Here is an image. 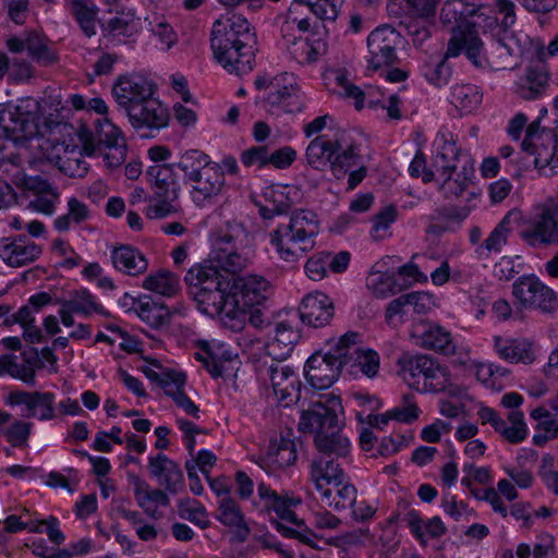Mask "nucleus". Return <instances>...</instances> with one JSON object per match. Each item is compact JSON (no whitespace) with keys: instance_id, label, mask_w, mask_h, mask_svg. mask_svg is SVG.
<instances>
[{"instance_id":"1","label":"nucleus","mask_w":558,"mask_h":558,"mask_svg":"<svg viewBox=\"0 0 558 558\" xmlns=\"http://www.w3.org/2000/svg\"><path fill=\"white\" fill-rule=\"evenodd\" d=\"M210 44L215 59L229 73L242 75L253 70L256 36L242 15L217 20Z\"/></svg>"},{"instance_id":"2","label":"nucleus","mask_w":558,"mask_h":558,"mask_svg":"<svg viewBox=\"0 0 558 558\" xmlns=\"http://www.w3.org/2000/svg\"><path fill=\"white\" fill-rule=\"evenodd\" d=\"M363 141V135L356 131H342L333 141L319 135L306 148L307 165L318 171L329 169L335 178L342 179L349 169L360 163Z\"/></svg>"},{"instance_id":"3","label":"nucleus","mask_w":558,"mask_h":558,"mask_svg":"<svg viewBox=\"0 0 558 558\" xmlns=\"http://www.w3.org/2000/svg\"><path fill=\"white\" fill-rule=\"evenodd\" d=\"M177 167L184 173V182L190 186V197L198 208L213 206L227 189L222 167L197 149L185 151Z\"/></svg>"},{"instance_id":"4","label":"nucleus","mask_w":558,"mask_h":558,"mask_svg":"<svg viewBox=\"0 0 558 558\" xmlns=\"http://www.w3.org/2000/svg\"><path fill=\"white\" fill-rule=\"evenodd\" d=\"M189 294L197 308L211 317L221 316L225 324L232 290V278L226 276L214 264H198L184 277Z\"/></svg>"},{"instance_id":"5","label":"nucleus","mask_w":558,"mask_h":558,"mask_svg":"<svg viewBox=\"0 0 558 558\" xmlns=\"http://www.w3.org/2000/svg\"><path fill=\"white\" fill-rule=\"evenodd\" d=\"M435 154L432 167L439 191L446 198L459 197L468 189L474 174L472 159L462 155L453 140L440 134L434 142Z\"/></svg>"},{"instance_id":"6","label":"nucleus","mask_w":558,"mask_h":558,"mask_svg":"<svg viewBox=\"0 0 558 558\" xmlns=\"http://www.w3.org/2000/svg\"><path fill=\"white\" fill-rule=\"evenodd\" d=\"M319 233L317 215L307 209L294 210L288 223H280L269 233L270 243L280 258L293 263L312 251Z\"/></svg>"},{"instance_id":"7","label":"nucleus","mask_w":558,"mask_h":558,"mask_svg":"<svg viewBox=\"0 0 558 558\" xmlns=\"http://www.w3.org/2000/svg\"><path fill=\"white\" fill-rule=\"evenodd\" d=\"M77 136L86 155H102L108 167L120 166L125 158V141L120 130L107 118L97 119L94 130L81 125Z\"/></svg>"},{"instance_id":"8","label":"nucleus","mask_w":558,"mask_h":558,"mask_svg":"<svg viewBox=\"0 0 558 558\" xmlns=\"http://www.w3.org/2000/svg\"><path fill=\"white\" fill-rule=\"evenodd\" d=\"M397 374L411 387L422 391H442L449 384V372L425 354L403 353L397 360Z\"/></svg>"},{"instance_id":"9","label":"nucleus","mask_w":558,"mask_h":558,"mask_svg":"<svg viewBox=\"0 0 558 558\" xmlns=\"http://www.w3.org/2000/svg\"><path fill=\"white\" fill-rule=\"evenodd\" d=\"M271 294L269 282L260 276L239 278L232 283L226 319L230 328L241 330L246 319V310L263 304Z\"/></svg>"},{"instance_id":"10","label":"nucleus","mask_w":558,"mask_h":558,"mask_svg":"<svg viewBox=\"0 0 558 558\" xmlns=\"http://www.w3.org/2000/svg\"><path fill=\"white\" fill-rule=\"evenodd\" d=\"M39 109V102L32 97L15 105H0V129L5 138L19 145L34 137L38 133Z\"/></svg>"},{"instance_id":"11","label":"nucleus","mask_w":558,"mask_h":558,"mask_svg":"<svg viewBox=\"0 0 558 558\" xmlns=\"http://www.w3.org/2000/svg\"><path fill=\"white\" fill-rule=\"evenodd\" d=\"M466 58L476 68L498 71L513 68L512 57L520 52L519 46L512 37L505 35L502 38H490L484 43L478 36L466 37Z\"/></svg>"},{"instance_id":"12","label":"nucleus","mask_w":558,"mask_h":558,"mask_svg":"<svg viewBox=\"0 0 558 558\" xmlns=\"http://www.w3.org/2000/svg\"><path fill=\"white\" fill-rule=\"evenodd\" d=\"M257 494L264 501L267 511H275L279 519L295 524L299 529H291L281 523L280 521L272 519L271 524L275 525L276 530L286 537H294L300 539L302 543L314 546L313 533L306 527L302 529V521L298 520L295 512L292 510L301 504V498L289 497L279 495L276 490L271 489L269 485L260 482L257 486Z\"/></svg>"},{"instance_id":"13","label":"nucleus","mask_w":558,"mask_h":558,"mask_svg":"<svg viewBox=\"0 0 558 558\" xmlns=\"http://www.w3.org/2000/svg\"><path fill=\"white\" fill-rule=\"evenodd\" d=\"M480 10V7L466 0H448L441 8L440 20L446 25H452V36L477 37L478 28L497 27V17L485 15Z\"/></svg>"},{"instance_id":"14","label":"nucleus","mask_w":558,"mask_h":558,"mask_svg":"<svg viewBox=\"0 0 558 558\" xmlns=\"http://www.w3.org/2000/svg\"><path fill=\"white\" fill-rule=\"evenodd\" d=\"M355 352L354 347L343 349L342 336L328 352L320 351L312 354L304 367V374L310 385L316 389L329 388L339 377L345 365V356Z\"/></svg>"},{"instance_id":"15","label":"nucleus","mask_w":558,"mask_h":558,"mask_svg":"<svg viewBox=\"0 0 558 558\" xmlns=\"http://www.w3.org/2000/svg\"><path fill=\"white\" fill-rule=\"evenodd\" d=\"M521 239L530 246L558 245V189L538 206L537 214L532 217L520 231Z\"/></svg>"},{"instance_id":"16","label":"nucleus","mask_w":558,"mask_h":558,"mask_svg":"<svg viewBox=\"0 0 558 558\" xmlns=\"http://www.w3.org/2000/svg\"><path fill=\"white\" fill-rule=\"evenodd\" d=\"M324 399V401L312 402L308 409L301 412L299 429L313 434L314 438L330 429L335 430L338 426H344V422L340 417L343 414L340 398L327 395Z\"/></svg>"},{"instance_id":"17","label":"nucleus","mask_w":558,"mask_h":558,"mask_svg":"<svg viewBox=\"0 0 558 558\" xmlns=\"http://www.w3.org/2000/svg\"><path fill=\"white\" fill-rule=\"evenodd\" d=\"M512 294L525 310L547 315L558 312V294L535 275L519 277L512 284Z\"/></svg>"},{"instance_id":"18","label":"nucleus","mask_w":558,"mask_h":558,"mask_svg":"<svg viewBox=\"0 0 558 558\" xmlns=\"http://www.w3.org/2000/svg\"><path fill=\"white\" fill-rule=\"evenodd\" d=\"M522 149L534 156L535 168H558V134L551 129H542L541 118L527 125Z\"/></svg>"},{"instance_id":"19","label":"nucleus","mask_w":558,"mask_h":558,"mask_svg":"<svg viewBox=\"0 0 558 558\" xmlns=\"http://www.w3.org/2000/svg\"><path fill=\"white\" fill-rule=\"evenodd\" d=\"M405 14L399 22V27L412 38L415 46L422 45L430 36L432 17L435 14L438 0H403Z\"/></svg>"},{"instance_id":"20","label":"nucleus","mask_w":558,"mask_h":558,"mask_svg":"<svg viewBox=\"0 0 558 558\" xmlns=\"http://www.w3.org/2000/svg\"><path fill=\"white\" fill-rule=\"evenodd\" d=\"M401 43V33L389 25L375 28L367 37L368 69L377 71L390 68L399 61L397 47Z\"/></svg>"},{"instance_id":"21","label":"nucleus","mask_w":558,"mask_h":558,"mask_svg":"<svg viewBox=\"0 0 558 558\" xmlns=\"http://www.w3.org/2000/svg\"><path fill=\"white\" fill-rule=\"evenodd\" d=\"M344 0H293L289 9L288 19L281 25V35L286 47L291 51L299 46V39L302 36L292 34L296 23V16L292 17L298 11V7L306 5L310 11L323 21L335 22L340 13Z\"/></svg>"},{"instance_id":"22","label":"nucleus","mask_w":558,"mask_h":558,"mask_svg":"<svg viewBox=\"0 0 558 558\" xmlns=\"http://www.w3.org/2000/svg\"><path fill=\"white\" fill-rule=\"evenodd\" d=\"M311 478L316 489L320 493L322 501L326 505L331 504L332 489L327 486L338 487L342 485L344 473L332 456L320 454L311 463Z\"/></svg>"},{"instance_id":"23","label":"nucleus","mask_w":558,"mask_h":558,"mask_svg":"<svg viewBox=\"0 0 558 558\" xmlns=\"http://www.w3.org/2000/svg\"><path fill=\"white\" fill-rule=\"evenodd\" d=\"M43 247L25 234L0 239V258L10 267L19 268L37 260Z\"/></svg>"},{"instance_id":"24","label":"nucleus","mask_w":558,"mask_h":558,"mask_svg":"<svg viewBox=\"0 0 558 558\" xmlns=\"http://www.w3.org/2000/svg\"><path fill=\"white\" fill-rule=\"evenodd\" d=\"M112 94L128 114L133 106L155 94V85L140 75L121 76L113 85Z\"/></svg>"},{"instance_id":"25","label":"nucleus","mask_w":558,"mask_h":558,"mask_svg":"<svg viewBox=\"0 0 558 558\" xmlns=\"http://www.w3.org/2000/svg\"><path fill=\"white\" fill-rule=\"evenodd\" d=\"M466 47L468 43L464 36H451L441 59L437 62H428L423 66L424 77L436 87L447 85L452 75V65L448 62L449 58L458 57L462 51L466 53Z\"/></svg>"},{"instance_id":"26","label":"nucleus","mask_w":558,"mask_h":558,"mask_svg":"<svg viewBox=\"0 0 558 558\" xmlns=\"http://www.w3.org/2000/svg\"><path fill=\"white\" fill-rule=\"evenodd\" d=\"M126 116L135 129L160 130L169 122L168 109L154 95L133 106Z\"/></svg>"},{"instance_id":"27","label":"nucleus","mask_w":558,"mask_h":558,"mask_svg":"<svg viewBox=\"0 0 558 558\" xmlns=\"http://www.w3.org/2000/svg\"><path fill=\"white\" fill-rule=\"evenodd\" d=\"M299 315L303 324L320 328L327 326L335 315L332 300L322 292L308 293L299 306Z\"/></svg>"},{"instance_id":"28","label":"nucleus","mask_w":558,"mask_h":558,"mask_svg":"<svg viewBox=\"0 0 558 558\" xmlns=\"http://www.w3.org/2000/svg\"><path fill=\"white\" fill-rule=\"evenodd\" d=\"M263 104L271 114L296 113L302 111L304 105L296 94L295 78L280 81L279 87L271 88L263 98Z\"/></svg>"},{"instance_id":"29","label":"nucleus","mask_w":558,"mask_h":558,"mask_svg":"<svg viewBox=\"0 0 558 558\" xmlns=\"http://www.w3.org/2000/svg\"><path fill=\"white\" fill-rule=\"evenodd\" d=\"M282 361L272 362L267 368L266 374L271 381V386L276 396L281 401L299 400L301 397V383L294 371L281 363Z\"/></svg>"},{"instance_id":"30","label":"nucleus","mask_w":558,"mask_h":558,"mask_svg":"<svg viewBox=\"0 0 558 558\" xmlns=\"http://www.w3.org/2000/svg\"><path fill=\"white\" fill-rule=\"evenodd\" d=\"M8 402L11 405L24 404L27 409L25 415L27 417L37 416L41 421H48L54 417V395L52 392L15 390L10 392Z\"/></svg>"},{"instance_id":"31","label":"nucleus","mask_w":558,"mask_h":558,"mask_svg":"<svg viewBox=\"0 0 558 558\" xmlns=\"http://www.w3.org/2000/svg\"><path fill=\"white\" fill-rule=\"evenodd\" d=\"M549 73L541 60L530 64L525 73L517 81L514 93L524 100L541 97L548 87Z\"/></svg>"},{"instance_id":"32","label":"nucleus","mask_w":558,"mask_h":558,"mask_svg":"<svg viewBox=\"0 0 558 558\" xmlns=\"http://www.w3.org/2000/svg\"><path fill=\"white\" fill-rule=\"evenodd\" d=\"M148 469L160 485L171 494H178L184 488V477L180 466L163 453L149 457Z\"/></svg>"},{"instance_id":"33","label":"nucleus","mask_w":558,"mask_h":558,"mask_svg":"<svg viewBox=\"0 0 558 558\" xmlns=\"http://www.w3.org/2000/svg\"><path fill=\"white\" fill-rule=\"evenodd\" d=\"M360 333L348 331L342 336L343 349L354 347L355 352L345 356V365L353 363L357 365L362 373L367 377H374L379 368V355L373 350L363 351L359 345Z\"/></svg>"},{"instance_id":"34","label":"nucleus","mask_w":558,"mask_h":558,"mask_svg":"<svg viewBox=\"0 0 558 558\" xmlns=\"http://www.w3.org/2000/svg\"><path fill=\"white\" fill-rule=\"evenodd\" d=\"M518 211H509L492 230L488 236L476 248L478 255L486 257L490 253H500L508 242L509 235L513 232L514 222L519 219Z\"/></svg>"},{"instance_id":"35","label":"nucleus","mask_w":558,"mask_h":558,"mask_svg":"<svg viewBox=\"0 0 558 558\" xmlns=\"http://www.w3.org/2000/svg\"><path fill=\"white\" fill-rule=\"evenodd\" d=\"M300 339V333L289 323L276 324L275 337L266 344V352L274 361H283L292 353Z\"/></svg>"},{"instance_id":"36","label":"nucleus","mask_w":558,"mask_h":558,"mask_svg":"<svg viewBox=\"0 0 558 558\" xmlns=\"http://www.w3.org/2000/svg\"><path fill=\"white\" fill-rule=\"evenodd\" d=\"M113 267L129 276H138L144 274L148 267V260L145 255L136 247L131 245H120L111 252Z\"/></svg>"},{"instance_id":"37","label":"nucleus","mask_w":558,"mask_h":558,"mask_svg":"<svg viewBox=\"0 0 558 558\" xmlns=\"http://www.w3.org/2000/svg\"><path fill=\"white\" fill-rule=\"evenodd\" d=\"M218 511V520L226 526L234 527V539L244 543L251 533V529L244 521V515L236 501L230 497L222 498Z\"/></svg>"},{"instance_id":"38","label":"nucleus","mask_w":558,"mask_h":558,"mask_svg":"<svg viewBox=\"0 0 558 558\" xmlns=\"http://www.w3.org/2000/svg\"><path fill=\"white\" fill-rule=\"evenodd\" d=\"M174 166L177 163H156L148 167L146 177L154 186L155 195L168 196L169 194L179 193Z\"/></svg>"},{"instance_id":"39","label":"nucleus","mask_w":558,"mask_h":558,"mask_svg":"<svg viewBox=\"0 0 558 558\" xmlns=\"http://www.w3.org/2000/svg\"><path fill=\"white\" fill-rule=\"evenodd\" d=\"M343 426H338L314 438L319 454L332 456L336 459L347 458L351 452V441L343 434Z\"/></svg>"},{"instance_id":"40","label":"nucleus","mask_w":558,"mask_h":558,"mask_svg":"<svg viewBox=\"0 0 558 558\" xmlns=\"http://www.w3.org/2000/svg\"><path fill=\"white\" fill-rule=\"evenodd\" d=\"M210 263L223 275L232 278L233 282L239 279L234 275L245 268L247 259L236 251V247L215 246L210 253Z\"/></svg>"},{"instance_id":"41","label":"nucleus","mask_w":558,"mask_h":558,"mask_svg":"<svg viewBox=\"0 0 558 558\" xmlns=\"http://www.w3.org/2000/svg\"><path fill=\"white\" fill-rule=\"evenodd\" d=\"M142 286L146 290L171 298L175 295L180 289V279L175 274L160 269L148 275Z\"/></svg>"},{"instance_id":"42","label":"nucleus","mask_w":558,"mask_h":558,"mask_svg":"<svg viewBox=\"0 0 558 558\" xmlns=\"http://www.w3.org/2000/svg\"><path fill=\"white\" fill-rule=\"evenodd\" d=\"M266 204L256 202L258 214L264 220H270L275 216L287 215L292 208V202L280 190L268 189L264 193Z\"/></svg>"},{"instance_id":"43","label":"nucleus","mask_w":558,"mask_h":558,"mask_svg":"<svg viewBox=\"0 0 558 558\" xmlns=\"http://www.w3.org/2000/svg\"><path fill=\"white\" fill-rule=\"evenodd\" d=\"M141 28V21L134 13L126 12L110 19L106 25H102V35L106 38H117L120 36L132 37Z\"/></svg>"},{"instance_id":"44","label":"nucleus","mask_w":558,"mask_h":558,"mask_svg":"<svg viewBox=\"0 0 558 558\" xmlns=\"http://www.w3.org/2000/svg\"><path fill=\"white\" fill-rule=\"evenodd\" d=\"M25 45L29 57L40 65L47 66L57 61L54 51L48 46V39L39 33L26 32Z\"/></svg>"},{"instance_id":"45","label":"nucleus","mask_w":558,"mask_h":558,"mask_svg":"<svg viewBox=\"0 0 558 558\" xmlns=\"http://www.w3.org/2000/svg\"><path fill=\"white\" fill-rule=\"evenodd\" d=\"M421 347L445 355L453 354L456 347L451 333L440 326H433L421 336Z\"/></svg>"},{"instance_id":"46","label":"nucleus","mask_w":558,"mask_h":558,"mask_svg":"<svg viewBox=\"0 0 558 558\" xmlns=\"http://www.w3.org/2000/svg\"><path fill=\"white\" fill-rule=\"evenodd\" d=\"M480 87L472 84H457L451 88V102L464 113L475 110L482 102Z\"/></svg>"},{"instance_id":"47","label":"nucleus","mask_w":558,"mask_h":558,"mask_svg":"<svg viewBox=\"0 0 558 558\" xmlns=\"http://www.w3.org/2000/svg\"><path fill=\"white\" fill-rule=\"evenodd\" d=\"M70 12L80 25L85 36L96 34L97 8L89 0H70Z\"/></svg>"},{"instance_id":"48","label":"nucleus","mask_w":558,"mask_h":558,"mask_svg":"<svg viewBox=\"0 0 558 558\" xmlns=\"http://www.w3.org/2000/svg\"><path fill=\"white\" fill-rule=\"evenodd\" d=\"M138 300L136 312L143 322L155 329L168 323L169 312L166 306L154 302L148 295L141 296Z\"/></svg>"},{"instance_id":"49","label":"nucleus","mask_w":558,"mask_h":558,"mask_svg":"<svg viewBox=\"0 0 558 558\" xmlns=\"http://www.w3.org/2000/svg\"><path fill=\"white\" fill-rule=\"evenodd\" d=\"M495 348L499 356L510 363L529 364L534 361L531 349L518 340H502L500 337H496Z\"/></svg>"},{"instance_id":"50","label":"nucleus","mask_w":558,"mask_h":558,"mask_svg":"<svg viewBox=\"0 0 558 558\" xmlns=\"http://www.w3.org/2000/svg\"><path fill=\"white\" fill-rule=\"evenodd\" d=\"M367 287L373 291L376 298H388L399 292L402 287L397 282V274L381 271L373 272L367 279Z\"/></svg>"},{"instance_id":"51","label":"nucleus","mask_w":558,"mask_h":558,"mask_svg":"<svg viewBox=\"0 0 558 558\" xmlns=\"http://www.w3.org/2000/svg\"><path fill=\"white\" fill-rule=\"evenodd\" d=\"M508 421L510 422V426L507 425V422L502 420V427L497 429L502 438L510 444H520L527 436V426L524 422V415L521 411L514 410L508 414Z\"/></svg>"},{"instance_id":"52","label":"nucleus","mask_w":558,"mask_h":558,"mask_svg":"<svg viewBox=\"0 0 558 558\" xmlns=\"http://www.w3.org/2000/svg\"><path fill=\"white\" fill-rule=\"evenodd\" d=\"M178 511L182 519L189 520L202 530L210 525L206 509L196 500L190 498L180 499L178 502Z\"/></svg>"},{"instance_id":"53","label":"nucleus","mask_w":558,"mask_h":558,"mask_svg":"<svg viewBox=\"0 0 558 558\" xmlns=\"http://www.w3.org/2000/svg\"><path fill=\"white\" fill-rule=\"evenodd\" d=\"M296 445L294 440L281 436L280 442L274 453H269L267 462L279 469L292 465L296 461Z\"/></svg>"},{"instance_id":"54","label":"nucleus","mask_w":558,"mask_h":558,"mask_svg":"<svg viewBox=\"0 0 558 558\" xmlns=\"http://www.w3.org/2000/svg\"><path fill=\"white\" fill-rule=\"evenodd\" d=\"M62 303L70 311L84 316L90 315L92 312H101V306L95 302L94 296L85 289L75 291L70 300L62 301Z\"/></svg>"},{"instance_id":"55","label":"nucleus","mask_w":558,"mask_h":558,"mask_svg":"<svg viewBox=\"0 0 558 558\" xmlns=\"http://www.w3.org/2000/svg\"><path fill=\"white\" fill-rule=\"evenodd\" d=\"M147 21L149 32L158 37L166 49H170L177 41V34L166 17L154 15L151 19H147Z\"/></svg>"},{"instance_id":"56","label":"nucleus","mask_w":558,"mask_h":558,"mask_svg":"<svg viewBox=\"0 0 558 558\" xmlns=\"http://www.w3.org/2000/svg\"><path fill=\"white\" fill-rule=\"evenodd\" d=\"M331 504L327 505L333 510L341 512L348 511L354 506L356 498V488L351 484H343L338 487H332Z\"/></svg>"},{"instance_id":"57","label":"nucleus","mask_w":558,"mask_h":558,"mask_svg":"<svg viewBox=\"0 0 558 558\" xmlns=\"http://www.w3.org/2000/svg\"><path fill=\"white\" fill-rule=\"evenodd\" d=\"M57 163L59 170L70 178H83L88 172V165L81 153L76 157L68 155L58 157Z\"/></svg>"},{"instance_id":"58","label":"nucleus","mask_w":558,"mask_h":558,"mask_svg":"<svg viewBox=\"0 0 558 558\" xmlns=\"http://www.w3.org/2000/svg\"><path fill=\"white\" fill-rule=\"evenodd\" d=\"M177 198L178 194H169L168 196H157L154 194L150 198V203H155L147 207V217L150 219H160L174 213L175 209L171 203Z\"/></svg>"},{"instance_id":"59","label":"nucleus","mask_w":558,"mask_h":558,"mask_svg":"<svg viewBox=\"0 0 558 558\" xmlns=\"http://www.w3.org/2000/svg\"><path fill=\"white\" fill-rule=\"evenodd\" d=\"M245 235V229L242 223L233 221L227 222L225 229H220L215 240L214 247H235L236 241Z\"/></svg>"},{"instance_id":"60","label":"nucleus","mask_w":558,"mask_h":558,"mask_svg":"<svg viewBox=\"0 0 558 558\" xmlns=\"http://www.w3.org/2000/svg\"><path fill=\"white\" fill-rule=\"evenodd\" d=\"M137 486L135 488V498L140 507L145 508L148 502H154L163 507L170 505L168 495L161 489L143 490V482L136 477Z\"/></svg>"},{"instance_id":"61","label":"nucleus","mask_w":558,"mask_h":558,"mask_svg":"<svg viewBox=\"0 0 558 558\" xmlns=\"http://www.w3.org/2000/svg\"><path fill=\"white\" fill-rule=\"evenodd\" d=\"M409 173L412 178H422L424 183L436 182V174L433 167H427L426 157L422 150H417L409 166Z\"/></svg>"},{"instance_id":"62","label":"nucleus","mask_w":558,"mask_h":558,"mask_svg":"<svg viewBox=\"0 0 558 558\" xmlns=\"http://www.w3.org/2000/svg\"><path fill=\"white\" fill-rule=\"evenodd\" d=\"M268 151L267 145L252 146L242 151L240 160L245 167L264 168L268 166Z\"/></svg>"},{"instance_id":"63","label":"nucleus","mask_w":558,"mask_h":558,"mask_svg":"<svg viewBox=\"0 0 558 558\" xmlns=\"http://www.w3.org/2000/svg\"><path fill=\"white\" fill-rule=\"evenodd\" d=\"M32 423L24 421H15L5 432L7 440L13 447H24L31 435Z\"/></svg>"},{"instance_id":"64","label":"nucleus","mask_w":558,"mask_h":558,"mask_svg":"<svg viewBox=\"0 0 558 558\" xmlns=\"http://www.w3.org/2000/svg\"><path fill=\"white\" fill-rule=\"evenodd\" d=\"M195 359L203 363L208 373L214 377H221L223 374L225 362L210 349H205L203 352H196Z\"/></svg>"}]
</instances>
